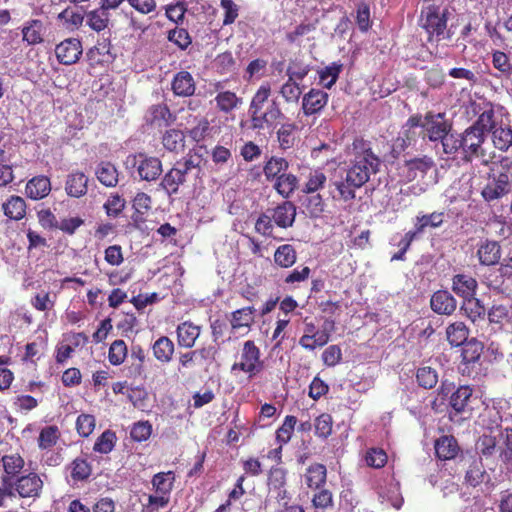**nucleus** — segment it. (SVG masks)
<instances>
[{"mask_svg": "<svg viewBox=\"0 0 512 512\" xmlns=\"http://www.w3.org/2000/svg\"><path fill=\"white\" fill-rule=\"evenodd\" d=\"M485 141L486 135L466 128L462 133H456L454 137L446 140L445 154L453 159L460 157L467 163L477 160L480 165L490 167L495 165L494 154L487 153L484 148Z\"/></svg>", "mask_w": 512, "mask_h": 512, "instance_id": "f257e3e1", "label": "nucleus"}, {"mask_svg": "<svg viewBox=\"0 0 512 512\" xmlns=\"http://www.w3.org/2000/svg\"><path fill=\"white\" fill-rule=\"evenodd\" d=\"M353 159L346 172L348 180L353 185L361 187L369 181L371 175L379 171L381 164L378 156L373 153L370 143L363 139H356L352 144Z\"/></svg>", "mask_w": 512, "mask_h": 512, "instance_id": "f03ea898", "label": "nucleus"}, {"mask_svg": "<svg viewBox=\"0 0 512 512\" xmlns=\"http://www.w3.org/2000/svg\"><path fill=\"white\" fill-rule=\"evenodd\" d=\"M270 94V85L268 83H264L258 88L252 97L248 113L251 118V127L255 130L271 128L278 119L284 116L279 104L275 100L268 103L264 109V105L267 103Z\"/></svg>", "mask_w": 512, "mask_h": 512, "instance_id": "7ed1b4c3", "label": "nucleus"}, {"mask_svg": "<svg viewBox=\"0 0 512 512\" xmlns=\"http://www.w3.org/2000/svg\"><path fill=\"white\" fill-rule=\"evenodd\" d=\"M487 183L481 191L486 202H493L508 195L512 191V169L495 172L494 165H490Z\"/></svg>", "mask_w": 512, "mask_h": 512, "instance_id": "20e7f679", "label": "nucleus"}, {"mask_svg": "<svg viewBox=\"0 0 512 512\" xmlns=\"http://www.w3.org/2000/svg\"><path fill=\"white\" fill-rule=\"evenodd\" d=\"M423 130L425 136L431 142L440 141L445 154L446 140L454 137L456 133H451L452 123L446 118L445 113H435L428 111L423 117Z\"/></svg>", "mask_w": 512, "mask_h": 512, "instance_id": "39448f33", "label": "nucleus"}, {"mask_svg": "<svg viewBox=\"0 0 512 512\" xmlns=\"http://www.w3.org/2000/svg\"><path fill=\"white\" fill-rule=\"evenodd\" d=\"M126 166L135 168L141 180L154 181L162 173V163L160 159L148 156L145 153L129 155L126 159Z\"/></svg>", "mask_w": 512, "mask_h": 512, "instance_id": "423d86ee", "label": "nucleus"}, {"mask_svg": "<svg viewBox=\"0 0 512 512\" xmlns=\"http://www.w3.org/2000/svg\"><path fill=\"white\" fill-rule=\"evenodd\" d=\"M263 369V362L260 360V350L251 340L244 342L241 351L240 361L235 362L231 371L241 370L253 377Z\"/></svg>", "mask_w": 512, "mask_h": 512, "instance_id": "0eeeda50", "label": "nucleus"}, {"mask_svg": "<svg viewBox=\"0 0 512 512\" xmlns=\"http://www.w3.org/2000/svg\"><path fill=\"white\" fill-rule=\"evenodd\" d=\"M420 26L428 33L429 41H439L447 27L446 14L440 13L435 7H428L422 12Z\"/></svg>", "mask_w": 512, "mask_h": 512, "instance_id": "6e6552de", "label": "nucleus"}, {"mask_svg": "<svg viewBox=\"0 0 512 512\" xmlns=\"http://www.w3.org/2000/svg\"><path fill=\"white\" fill-rule=\"evenodd\" d=\"M465 461L468 463L464 478L467 485L477 487L484 483L486 485L490 484V486H493L490 476L484 469L481 458L470 456L468 459H465Z\"/></svg>", "mask_w": 512, "mask_h": 512, "instance_id": "1a4fd4ad", "label": "nucleus"}, {"mask_svg": "<svg viewBox=\"0 0 512 512\" xmlns=\"http://www.w3.org/2000/svg\"><path fill=\"white\" fill-rule=\"evenodd\" d=\"M58 61L64 65L76 63L82 55V44L76 38H68L59 43L55 48Z\"/></svg>", "mask_w": 512, "mask_h": 512, "instance_id": "9d476101", "label": "nucleus"}, {"mask_svg": "<svg viewBox=\"0 0 512 512\" xmlns=\"http://www.w3.org/2000/svg\"><path fill=\"white\" fill-rule=\"evenodd\" d=\"M328 102V94L322 90L311 89L302 98V110L306 116L320 112Z\"/></svg>", "mask_w": 512, "mask_h": 512, "instance_id": "9b49d317", "label": "nucleus"}, {"mask_svg": "<svg viewBox=\"0 0 512 512\" xmlns=\"http://www.w3.org/2000/svg\"><path fill=\"white\" fill-rule=\"evenodd\" d=\"M430 306L439 315H451L456 310L457 302L448 291L438 290L432 295Z\"/></svg>", "mask_w": 512, "mask_h": 512, "instance_id": "f8f14e48", "label": "nucleus"}, {"mask_svg": "<svg viewBox=\"0 0 512 512\" xmlns=\"http://www.w3.org/2000/svg\"><path fill=\"white\" fill-rule=\"evenodd\" d=\"M434 166V161L428 156L413 158L405 161L404 169L406 170V179L413 181L418 178H424L429 170Z\"/></svg>", "mask_w": 512, "mask_h": 512, "instance_id": "ddd939ff", "label": "nucleus"}, {"mask_svg": "<svg viewBox=\"0 0 512 512\" xmlns=\"http://www.w3.org/2000/svg\"><path fill=\"white\" fill-rule=\"evenodd\" d=\"M171 88L176 96L189 97L195 93L196 83L188 71H180L174 75Z\"/></svg>", "mask_w": 512, "mask_h": 512, "instance_id": "4468645a", "label": "nucleus"}, {"mask_svg": "<svg viewBox=\"0 0 512 512\" xmlns=\"http://www.w3.org/2000/svg\"><path fill=\"white\" fill-rule=\"evenodd\" d=\"M477 281L467 274H456L452 278V290L464 300L475 295L477 289Z\"/></svg>", "mask_w": 512, "mask_h": 512, "instance_id": "2eb2a0df", "label": "nucleus"}, {"mask_svg": "<svg viewBox=\"0 0 512 512\" xmlns=\"http://www.w3.org/2000/svg\"><path fill=\"white\" fill-rule=\"evenodd\" d=\"M42 485L40 477L32 473L17 480L16 490L21 497H37Z\"/></svg>", "mask_w": 512, "mask_h": 512, "instance_id": "dca6fc26", "label": "nucleus"}, {"mask_svg": "<svg viewBox=\"0 0 512 512\" xmlns=\"http://www.w3.org/2000/svg\"><path fill=\"white\" fill-rule=\"evenodd\" d=\"M215 87H216V90L218 91V93L215 97V102H216V107L219 109V111H221L223 113H230L234 109H237L238 107H240L242 105V103H243L242 98L238 97L234 92H231L228 90H226V91L220 90L221 83H217Z\"/></svg>", "mask_w": 512, "mask_h": 512, "instance_id": "f3484780", "label": "nucleus"}, {"mask_svg": "<svg viewBox=\"0 0 512 512\" xmlns=\"http://www.w3.org/2000/svg\"><path fill=\"white\" fill-rule=\"evenodd\" d=\"M26 195L33 200L45 198L51 191V183L48 177L40 175L33 177L26 184Z\"/></svg>", "mask_w": 512, "mask_h": 512, "instance_id": "a211bd4d", "label": "nucleus"}, {"mask_svg": "<svg viewBox=\"0 0 512 512\" xmlns=\"http://www.w3.org/2000/svg\"><path fill=\"white\" fill-rule=\"evenodd\" d=\"M460 448L453 436H441L435 442V453L441 460H450L457 456Z\"/></svg>", "mask_w": 512, "mask_h": 512, "instance_id": "6ab92c4d", "label": "nucleus"}, {"mask_svg": "<svg viewBox=\"0 0 512 512\" xmlns=\"http://www.w3.org/2000/svg\"><path fill=\"white\" fill-rule=\"evenodd\" d=\"M272 217L279 227H291L295 221L296 207L292 202L286 201L273 210Z\"/></svg>", "mask_w": 512, "mask_h": 512, "instance_id": "aec40b11", "label": "nucleus"}, {"mask_svg": "<svg viewBox=\"0 0 512 512\" xmlns=\"http://www.w3.org/2000/svg\"><path fill=\"white\" fill-rule=\"evenodd\" d=\"M202 162V156L198 153H189L187 156L178 160L174 164V168L176 169L178 174L186 181V178L189 174L193 172H200V165Z\"/></svg>", "mask_w": 512, "mask_h": 512, "instance_id": "412c9836", "label": "nucleus"}, {"mask_svg": "<svg viewBox=\"0 0 512 512\" xmlns=\"http://www.w3.org/2000/svg\"><path fill=\"white\" fill-rule=\"evenodd\" d=\"M88 178L82 172L71 173L67 176L65 190L71 197L79 198L87 193Z\"/></svg>", "mask_w": 512, "mask_h": 512, "instance_id": "4be33fe9", "label": "nucleus"}, {"mask_svg": "<svg viewBox=\"0 0 512 512\" xmlns=\"http://www.w3.org/2000/svg\"><path fill=\"white\" fill-rule=\"evenodd\" d=\"M335 191H331L330 194L334 200L337 201H352L356 197V189L360 188V185H353L346 176L344 179L336 180L333 182Z\"/></svg>", "mask_w": 512, "mask_h": 512, "instance_id": "5701e85b", "label": "nucleus"}, {"mask_svg": "<svg viewBox=\"0 0 512 512\" xmlns=\"http://www.w3.org/2000/svg\"><path fill=\"white\" fill-rule=\"evenodd\" d=\"M379 499L383 504L391 506L395 509H400L403 504V498L397 483L390 482L387 485L380 487L378 491Z\"/></svg>", "mask_w": 512, "mask_h": 512, "instance_id": "b1692460", "label": "nucleus"}, {"mask_svg": "<svg viewBox=\"0 0 512 512\" xmlns=\"http://www.w3.org/2000/svg\"><path fill=\"white\" fill-rule=\"evenodd\" d=\"M446 337L451 346H461L468 341L469 329L464 322L455 321L447 326Z\"/></svg>", "mask_w": 512, "mask_h": 512, "instance_id": "393cba45", "label": "nucleus"}, {"mask_svg": "<svg viewBox=\"0 0 512 512\" xmlns=\"http://www.w3.org/2000/svg\"><path fill=\"white\" fill-rule=\"evenodd\" d=\"M444 222L443 212H433L431 214H418L414 221V230L419 235L423 234L426 228H438Z\"/></svg>", "mask_w": 512, "mask_h": 512, "instance_id": "a878e982", "label": "nucleus"}, {"mask_svg": "<svg viewBox=\"0 0 512 512\" xmlns=\"http://www.w3.org/2000/svg\"><path fill=\"white\" fill-rule=\"evenodd\" d=\"M95 174L99 182L106 187H115L118 183V171L111 162H100L96 168Z\"/></svg>", "mask_w": 512, "mask_h": 512, "instance_id": "bb28decb", "label": "nucleus"}, {"mask_svg": "<svg viewBox=\"0 0 512 512\" xmlns=\"http://www.w3.org/2000/svg\"><path fill=\"white\" fill-rule=\"evenodd\" d=\"M478 257L483 265H494L501 257V249L497 242L486 241L478 249Z\"/></svg>", "mask_w": 512, "mask_h": 512, "instance_id": "cd10ccee", "label": "nucleus"}, {"mask_svg": "<svg viewBox=\"0 0 512 512\" xmlns=\"http://www.w3.org/2000/svg\"><path fill=\"white\" fill-rule=\"evenodd\" d=\"M44 30L45 28L41 20H30L22 29L23 40L29 45L39 44L43 42Z\"/></svg>", "mask_w": 512, "mask_h": 512, "instance_id": "c85d7f7f", "label": "nucleus"}, {"mask_svg": "<svg viewBox=\"0 0 512 512\" xmlns=\"http://www.w3.org/2000/svg\"><path fill=\"white\" fill-rule=\"evenodd\" d=\"M199 335V327L189 322H184L177 328L178 343L185 348L193 347Z\"/></svg>", "mask_w": 512, "mask_h": 512, "instance_id": "c756f323", "label": "nucleus"}, {"mask_svg": "<svg viewBox=\"0 0 512 512\" xmlns=\"http://www.w3.org/2000/svg\"><path fill=\"white\" fill-rule=\"evenodd\" d=\"M5 216L12 220H21L26 214L25 200L20 196H11L2 205Z\"/></svg>", "mask_w": 512, "mask_h": 512, "instance_id": "7c9ffc66", "label": "nucleus"}, {"mask_svg": "<svg viewBox=\"0 0 512 512\" xmlns=\"http://www.w3.org/2000/svg\"><path fill=\"white\" fill-rule=\"evenodd\" d=\"M152 350L158 361L168 363L174 353V343L168 337L162 336L154 342Z\"/></svg>", "mask_w": 512, "mask_h": 512, "instance_id": "2f4dec72", "label": "nucleus"}, {"mask_svg": "<svg viewBox=\"0 0 512 512\" xmlns=\"http://www.w3.org/2000/svg\"><path fill=\"white\" fill-rule=\"evenodd\" d=\"M162 143L164 148L168 151L179 153L184 150L185 136L180 130L170 129L164 133Z\"/></svg>", "mask_w": 512, "mask_h": 512, "instance_id": "473e14b6", "label": "nucleus"}, {"mask_svg": "<svg viewBox=\"0 0 512 512\" xmlns=\"http://www.w3.org/2000/svg\"><path fill=\"white\" fill-rule=\"evenodd\" d=\"M327 470L323 464L315 463L310 465L305 473V482L313 489L320 488L326 481Z\"/></svg>", "mask_w": 512, "mask_h": 512, "instance_id": "72a5a7b5", "label": "nucleus"}, {"mask_svg": "<svg viewBox=\"0 0 512 512\" xmlns=\"http://www.w3.org/2000/svg\"><path fill=\"white\" fill-rule=\"evenodd\" d=\"M174 481L175 476L171 471L157 473L152 479V485L155 489V493L170 497Z\"/></svg>", "mask_w": 512, "mask_h": 512, "instance_id": "f704fd0d", "label": "nucleus"}, {"mask_svg": "<svg viewBox=\"0 0 512 512\" xmlns=\"http://www.w3.org/2000/svg\"><path fill=\"white\" fill-rule=\"evenodd\" d=\"M151 121L158 126H168L176 120V116L171 113L165 104L153 105L150 110Z\"/></svg>", "mask_w": 512, "mask_h": 512, "instance_id": "c9c22d12", "label": "nucleus"}, {"mask_svg": "<svg viewBox=\"0 0 512 512\" xmlns=\"http://www.w3.org/2000/svg\"><path fill=\"white\" fill-rule=\"evenodd\" d=\"M109 23V12L104 8L94 9L86 14V24L94 31L104 30Z\"/></svg>", "mask_w": 512, "mask_h": 512, "instance_id": "e433bc0d", "label": "nucleus"}, {"mask_svg": "<svg viewBox=\"0 0 512 512\" xmlns=\"http://www.w3.org/2000/svg\"><path fill=\"white\" fill-rule=\"evenodd\" d=\"M483 344L475 338H472L463 344L462 360L464 364L476 363L479 361L482 352Z\"/></svg>", "mask_w": 512, "mask_h": 512, "instance_id": "4c0bfd02", "label": "nucleus"}, {"mask_svg": "<svg viewBox=\"0 0 512 512\" xmlns=\"http://www.w3.org/2000/svg\"><path fill=\"white\" fill-rule=\"evenodd\" d=\"M461 310L464 311L466 316L476 322L479 319H484L486 314V308L484 304L474 296L464 300Z\"/></svg>", "mask_w": 512, "mask_h": 512, "instance_id": "58836bf2", "label": "nucleus"}, {"mask_svg": "<svg viewBox=\"0 0 512 512\" xmlns=\"http://www.w3.org/2000/svg\"><path fill=\"white\" fill-rule=\"evenodd\" d=\"M296 125L294 123L286 122L281 124L279 129L277 130V140L279 143V147L282 150L290 149L295 144V135L294 132L296 130Z\"/></svg>", "mask_w": 512, "mask_h": 512, "instance_id": "ea45409f", "label": "nucleus"}, {"mask_svg": "<svg viewBox=\"0 0 512 512\" xmlns=\"http://www.w3.org/2000/svg\"><path fill=\"white\" fill-rule=\"evenodd\" d=\"M327 181L325 173L320 169L311 170L302 188V192L313 194L322 189Z\"/></svg>", "mask_w": 512, "mask_h": 512, "instance_id": "a19ab883", "label": "nucleus"}, {"mask_svg": "<svg viewBox=\"0 0 512 512\" xmlns=\"http://www.w3.org/2000/svg\"><path fill=\"white\" fill-rule=\"evenodd\" d=\"M492 141L498 150L508 151L512 148V129L510 127H496L492 131Z\"/></svg>", "mask_w": 512, "mask_h": 512, "instance_id": "79ce46f5", "label": "nucleus"}, {"mask_svg": "<svg viewBox=\"0 0 512 512\" xmlns=\"http://www.w3.org/2000/svg\"><path fill=\"white\" fill-rule=\"evenodd\" d=\"M298 184V179L291 173H283L276 178L275 189L283 197L288 198L294 192Z\"/></svg>", "mask_w": 512, "mask_h": 512, "instance_id": "37998d69", "label": "nucleus"}, {"mask_svg": "<svg viewBox=\"0 0 512 512\" xmlns=\"http://www.w3.org/2000/svg\"><path fill=\"white\" fill-rule=\"evenodd\" d=\"M416 379L420 387L424 389H432L438 383L439 376L434 368L424 366L417 370Z\"/></svg>", "mask_w": 512, "mask_h": 512, "instance_id": "c03bdc74", "label": "nucleus"}, {"mask_svg": "<svg viewBox=\"0 0 512 512\" xmlns=\"http://www.w3.org/2000/svg\"><path fill=\"white\" fill-rule=\"evenodd\" d=\"M472 395V389L467 386H460L450 396V405L456 412H462L467 406V403Z\"/></svg>", "mask_w": 512, "mask_h": 512, "instance_id": "a18cd8bd", "label": "nucleus"}, {"mask_svg": "<svg viewBox=\"0 0 512 512\" xmlns=\"http://www.w3.org/2000/svg\"><path fill=\"white\" fill-rule=\"evenodd\" d=\"M274 260L281 267H291L296 262L295 249L289 244L279 246L275 251Z\"/></svg>", "mask_w": 512, "mask_h": 512, "instance_id": "49530a36", "label": "nucleus"}, {"mask_svg": "<svg viewBox=\"0 0 512 512\" xmlns=\"http://www.w3.org/2000/svg\"><path fill=\"white\" fill-rule=\"evenodd\" d=\"M254 311L255 309L251 306L234 311L231 318L232 328L249 327L254 321Z\"/></svg>", "mask_w": 512, "mask_h": 512, "instance_id": "de8ad7c7", "label": "nucleus"}, {"mask_svg": "<svg viewBox=\"0 0 512 512\" xmlns=\"http://www.w3.org/2000/svg\"><path fill=\"white\" fill-rule=\"evenodd\" d=\"M468 128L475 132H479L482 135H486L487 132L493 131L496 128L493 111L487 110L482 112L478 119Z\"/></svg>", "mask_w": 512, "mask_h": 512, "instance_id": "09e8293b", "label": "nucleus"}, {"mask_svg": "<svg viewBox=\"0 0 512 512\" xmlns=\"http://www.w3.org/2000/svg\"><path fill=\"white\" fill-rule=\"evenodd\" d=\"M285 500H290V495L285 487L269 490V494L263 503L264 512H276V505Z\"/></svg>", "mask_w": 512, "mask_h": 512, "instance_id": "8fccbe9b", "label": "nucleus"}, {"mask_svg": "<svg viewBox=\"0 0 512 512\" xmlns=\"http://www.w3.org/2000/svg\"><path fill=\"white\" fill-rule=\"evenodd\" d=\"M279 94L286 103L297 104L302 94V88L299 86V83L287 79L280 87Z\"/></svg>", "mask_w": 512, "mask_h": 512, "instance_id": "3c124183", "label": "nucleus"}, {"mask_svg": "<svg viewBox=\"0 0 512 512\" xmlns=\"http://www.w3.org/2000/svg\"><path fill=\"white\" fill-rule=\"evenodd\" d=\"M174 167H172L163 177L160 185L167 192L168 195L176 194L179 190V186L185 181L178 174Z\"/></svg>", "mask_w": 512, "mask_h": 512, "instance_id": "603ef678", "label": "nucleus"}, {"mask_svg": "<svg viewBox=\"0 0 512 512\" xmlns=\"http://www.w3.org/2000/svg\"><path fill=\"white\" fill-rule=\"evenodd\" d=\"M289 164L286 159L281 157H272L264 166V174L267 179L278 178L279 175L286 173Z\"/></svg>", "mask_w": 512, "mask_h": 512, "instance_id": "864d4df0", "label": "nucleus"}, {"mask_svg": "<svg viewBox=\"0 0 512 512\" xmlns=\"http://www.w3.org/2000/svg\"><path fill=\"white\" fill-rule=\"evenodd\" d=\"M116 434L111 430H105L96 440L93 450L101 454L110 453L116 443Z\"/></svg>", "mask_w": 512, "mask_h": 512, "instance_id": "5fc2aeb1", "label": "nucleus"}, {"mask_svg": "<svg viewBox=\"0 0 512 512\" xmlns=\"http://www.w3.org/2000/svg\"><path fill=\"white\" fill-rule=\"evenodd\" d=\"M70 476L74 481H83L91 474L89 463L83 458H76L69 466Z\"/></svg>", "mask_w": 512, "mask_h": 512, "instance_id": "6e6d98bb", "label": "nucleus"}, {"mask_svg": "<svg viewBox=\"0 0 512 512\" xmlns=\"http://www.w3.org/2000/svg\"><path fill=\"white\" fill-rule=\"evenodd\" d=\"M342 70V64L333 62L319 73L320 82L325 88L330 89L337 81Z\"/></svg>", "mask_w": 512, "mask_h": 512, "instance_id": "4d7b16f0", "label": "nucleus"}, {"mask_svg": "<svg viewBox=\"0 0 512 512\" xmlns=\"http://www.w3.org/2000/svg\"><path fill=\"white\" fill-rule=\"evenodd\" d=\"M310 72V65L301 61H291L286 69V75L290 81H302Z\"/></svg>", "mask_w": 512, "mask_h": 512, "instance_id": "13d9d810", "label": "nucleus"}, {"mask_svg": "<svg viewBox=\"0 0 512 512\" xmlns=\"http://www.w3.org/2000/svg\"><path fill=\"white\" fill-rule=\"evenodd\" d=\"M296 423L297 418L295 416L288 415L285 417L283 424L276 431V440L279 444L284 445L290 441Z\"/></svg>", "mask_w": 512, "mask_h": 512, "instance_id": "bf43d9fd", "label": "nucleus"}, {"mask_svg": "<svg viewBox=\"0 0 512 512\" xmlns=\"http://www.w3.org/2000/svg\"><path fill=\"white\" fill-rule=\"evenodd\" d=\"M493 66L500 73V77L509 79L512 75V64L509 61L508 56L501 51H495L493 53Z\"/></svg>", "mask_w": 512, "mask_h": 512, "instance_id": "052dcab7", "label": "nucleus"}, {"mask_svg": "<svg viewBox=\"0 0 512 512\" xmlns=\"http://www.w3.org/2000/svg\"><path fill=\"white\" fill-rule=\"evenodd\" d=\"M127 356V346L123 340H115L109 348L108 358L112 365H120Z\"/></svg>", "mask_w": 512, "mask_h": 512, "instance_id": "680f3d73", "label": "nucleus"}, {"mask_svg": "<svg viewBox=\"0 0 512 512\" xmlns=\"http://www.w3.org/2000/svg\"><path fill=\"white\" fill-rule=\"evenodd\" d=\"M59 431L56 426L44 427L39 435L38 444L41 449H47L54 446L58 440Z\"/></svg>", "mask_w": 512, "mask_h": 512, "instance_id": "e2e57ef3", "label": "nucleus"}, {"mask_svg": "<svg viewBox=\"0 0 512 512\" xmlns=\"http://www.w3.org/2000/svg\"><path fill=\"white\" fill-rule=\"evenodd\" d=\"M286 470L282 467H272L268 473L267 485L269 490L280 489L286 486Z\"/></svg>", "mask_w": 512, "mask_h": 512, "instance_id": "0e129e2a", "label": "nucleus"}, {"mask_svg": "<svg viewBox=\"0 0 512 512\" xmlns=\"http://www.w3.org/2000/svg\"><path fill=\"white\" fill-rule=\"evenodd\" d=\"M152 433V426L148 421L135 423L130 431V436L134 441H146Z\"/></svg>", "mask_w": 512, "mask_h": 512, "instance_id": "69168bd1", "label": "nucleus"}, {"mask_svg": "<svg viewBox=\"0 0 512 512\" xmlns=\"http://www.w3.org/2000/svg\"><path fill=\"white\" fill-rule=\"evenodd\" d=\"M365 461L370 467L381 468L387 462V455L383 449L371 448L366 453Z\"/></svg>", "mask_w": 512, "mask_h": 512, "instance_id": "338daca9", "label": "nucleus"}, {"mask_svg": "<svg viewBox=\"0 0 512 512\" xmlns=\"http://www.w3.org/2000/svg\"><path fill=\"white\" fill-rule=\"evenodd\" d=\"M76 428L80 436L88 437L95 428V418L90 414H81L76 421Z\"/></svg>", "mask_w": 512, "mask_h": 512, "instance_id": "774afa93", "label": "nucleus"}]
</instances>
